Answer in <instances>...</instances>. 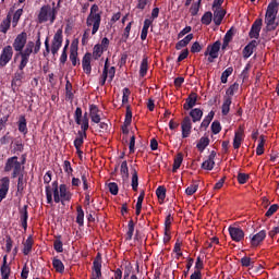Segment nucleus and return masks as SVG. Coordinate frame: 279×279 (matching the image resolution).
I'll return each mask as SVG.
<instances>
[{
	"instance_id": "nucleus-17",
	"label": "nucleus",
	"mask_w": 279,
	"mask_h": 279,
	"mask_svg": "<svg viewBox=\"0 0 279 279\" xmlns=\"http://www.w3.org/2000/svg\"><path fill=\"white\" fill-rule=\"evenodd\" d=\"M92 58H93V54L90 52H87L84 54L82 60L83 71L84 73H86V75H90L93 71V66L90 65Z\"/></svg>"
},
{
	"instance_id": "nucleus-1",
	"label": "nucleus",
	"mask_w": 279,
	"mask_h": 279,
	"mask_svg": "<svg viewBox=\"0 0 279 279\" xmlns=\"http://www.w3.org/2000/svg\"><path fill=\"white\" fill-rule=\"evenodd\" d=\"M73 198V193L69 190L66 184H58V181L52 182L51 185H46V199L47 204H62L64 206L65 202H71Z\"/></svg>"
},
{
	"instance_id": "nucleus-47",
	"label": "nucleus",
	"mask_w": 279,
	"mask_h": 279,
	"mask_svg": "<svg viewBox=\"0 0 279 279\" xmlns=\"http://www.w3.org/2000/svg\"><path fill=\"white\" fill-rule=\"evenodd\" d=\"M199 8H202V0H197V2L191 5L190 8L191 16H197V14H199Z\"/></svg>"
},
{
	"instance_id": "nucleus-7",
	"label": "nucleus",
	"mask_w": 279,
	"mask_h": 279,
	"mask_svg": "<svg viewBox=\"0 0 279 279\" xmlns=\"http://www.w3.org/2000/svg\"><path fill=\"white\" fill-rule=\"evenodd\" d=\"M14 56V49L12 46H5L0 53V69H3L10 64Z\"/></svg>"
},
{
	"instance_id": "nucleus-32",
	"label": "nucleus",
	"mask_w": 279,
	"mask_h": 279,
	"mask_svg": "<svg viewBox=\"0 0 279 279\" xmlns=\"http://www.w3.org/2000/svg\"><path fill=\"white\" fill-rule=\"evenodd\" d=\"M210 145V138L208 136H203L199 138L198 143L196 144V148L198 151H204Z\"/></svg>"
},
{
	"instance_id": "nucleus-53",
	"label": "nucleus",
	"mask_w": 279,
	"mask_h": 279,
	"mask_svg": "<svg viewBox=\"0 0 279 279\" xmlns=\"http://www.w3.org/2000/svg\"><path fill=\"white\" fill-rule=\"evenodd\" d=\"M21 16H23V9H17L13 15L12 26L16 27L19 25V21H21Z\"/></svg>"
},
{
	"instance_id": "nucleus-55",
	"label": "nucleus",
	"mask_w": 279,
	"mask_h": 279,
	"mask_svg": "<svg viewBox=\"0 0 279 279\" xmlns=\"http://www.w3.org/2000/svg\"><path fill=\"white\" fill-rule=\"evenodd\" d=\"M199 189V184L195 183L186 187L185 193L186 195H195L197 193V190Z\"/></svg>"
},
{
	"instance_id": "nucleus-31",
	"label": "nucleus",
	"mask_w": 279,
	"mask_h": 279,
	"mask_svg": "<svg viewBox=\"0 0 279 279\" xmlns=\"http://www.w3.org/2000/svg\"><path fill=\"white\" fill-rule=\"evenodd\" d=\"M190 117L192 118L193 123H197L202 121V117H204V111L199 108L192 109L190 111Z\"/></svg>"
},
{
	"instance_id": "nucleus-56",
	"label": "nucleus",
	"mask_w": 279,
	"mask_h": 279,
	"mask_svg": "<svg viewBox=\"0 0 279 279\" xmlns=\"http://www.w3.org/2000/svg\"><path fill=\"white\" fill-rule=\"evenodd\" d=\"M123 96H122V104L125 105L128 104V101H130V95H132V92L130 90V88L124 87L122 89Z\"/></svg>"
},
{
	"instance_id": "nucleus-30",
	"label": "nucleus",
	"mask_w": 279,
	"mask_h": 279,
	"mask_svg": "<svg viewBox=\"0 0 279 279\" xmlns=\"http://www.w3.org/2000/svg\"><path fill=\"white\" fill-rule=\"evenodd\" d=\"M278 5L277 1H271L267 7L265 16H278Z\"/></svg>"
},
{
	"instance_id": "nucleus-45",
	"label": "nucleus",
	"mask_w": 279,
	"mask_h": 279,
	"mask_svg": "<svg viewBox=\"0 0 279 279\" xmlns=\"http://www.w3.org/2000/svg\"><path fill=\"white\" fill-rule=\"evenodd\" d=\"M76 213H77V216H76V223L78 226H84V209L82 208L81 205H78L76 207Z\"/></svg>"
},
{
	"instance_id": "nucleus-27",
	"label": "nucleus",
	"mask_w": 279,
	"mask_h": 279,
	"mask_svg": "<svg viewBox=\"0 0 279 279\" xmlns=\"http://www.w3.org/2000/svg\"><path fill=\"white\" fill-rule=\"evenodd\" d=\"M17 130L21 132V134L27 136V119H25V116H20L17 121Z\"/></svg>"
},
{
	"instance_id": "nucleus-8",
	"label": "nucleus",
	"mask_w": 279,
	"mask_h": 279,
	"mask_svg": "<svg viewBox=\"0 0 279 279\" xmlns=\"http://www.w3.org/2000/svg\"><path fill=\"white\" fill-rule=\"evenodd\" d=\"M32 53H34V41H28L25 49L22 50V52L15 53L14 61L16 62V60L21 58L23 62L29 63V57L32 56Z\"/></svg>"
},
{
	"instance_id": "nucleus-21",
	"label": "nucleus",
	"mask_w": 279,
	"mask_h": 279,
	"mask_svg": "<svg viewBox=\"0 0 279 279\" xmlns=\"http://www.w3.org/2000/svg\"><path fill=\"white\" fill-rule=\"evenodd\" d=\"M88 130L81 129L77 132V137L74 140V147L75 149H82V146L84 145V140L86 138Z\"/></svg>"
},
{
	"instance_id": "nucleus-2",
	"label": "nucleus",
	"mask_w": 279,
	"mask_h": 279,
	"mask_svg": "<svg viewBox=\"0 0 279 279\" xmlns=\"http://www.w3.org/2000/svg\"><path fill=\"white\" fill-rule=\"evenodd\" d=\"M87 27L92 28V36H95L99 32V27H101V12L99 11V5L93 4L90 7V12L86 19Z\"/></svg>"
},
{
	"instance_id": "nucleus-46",
	"label": "nucleus",
	"mask_w": 279,
	"mask_h": 279,
	"mask_svg": "<svg viewBox=\"0 0 279 279\" xmlns=\"http://www.w3.org/2000/svg\"><path fill=\"white\" fill-rule=\"evenodd\" d=\"M201 23L203 25H210L213 23V12L210 11L205 12L201 19Z\"/></svg>"
},
{
	"instance_id": "nucleus-9",
	"label": "nucleus",
	"mask_w": 279,
	"mask_h": 279,
	"mask_svg": "<svg viewBox=\"0 0 279 279\" xmlns=\"http://www.w3.org/2000/svg\"><path fill=\"white\" fill-rule=\"evenodd\" d=\"M25 45H27V33L22 32L15 37L13 41V49L17 53H22L23 49H25Z\"/></svg>"
},
{
	"instance_id": "nucleus-25",
	"label": "nucleus",
	"mask_w": 279,
	"mask_h": 279,
	"mask_svg": "<svg viewBox=\"0 0 279 279\" xmlns=\"http://www.w3.org/2000/svg\"><path fill=\"white\" fill-rule=\"evenodd\" d=\"M243 128H239V130L234 133L233 138V148L239 149L241 147V143H243Z\"/></svg>"
},
{
	"instance_id": "nucleus-35",
	"label": "nucleus",
	"mask_w": 279,
	"mask_h": 279,
	"mask_svg": "<svg viewBox=\"0 0 279 279\" xmlns=\"http://www.w3.org/2000/svg\"><path fill=\"white\" fill-rule=\"evenodd\" d=\"M147 71H149V61L147 57L143 58L140 66V77H145L147 75Z\"/></svg>"
},
{
	"instance_id": "nucleus-12",
	"label": "nucleus",
	"mask_w": 279,
	"mask_h": 279,
	"mask_svg": "<svg viewBox=\"0 0 279 279\" xmlns=\"http://www.w3.org/2000/svg\"><path fill=\"white\" fill-rule=\"evenodd\" d=\"M248 239H250L251 247H258V245H260V243H263V241L267 239V231L260 230L256 234H251Z\"/></svg>"
},
{
	"instance_id": "nucleus-54",
	"label": "nucleus",
	"mask_w": 279,
	"mask_h": 279,
	"mask_svg": "<svg viewBox=\"0 0 279 279\" xmlns=\"http://www.w3.org/2000/svg\"><path fill=\"white\" fill-rule=\"evenodd\" d=\"M120 173L122 177L130 178V169L128 168V161L121 163Z\"/></svg>"
},
{
	"instance_id": "nucleus-57",
	"label": "nucleus",
	"mask_w": 279,
	"mask_h": 279,
	"mask_svg": "<svg viewBox=\"0 0 279 279\" xmlns=\"http://www.w3.org/2000/svg\"><path fill=\"white\" fill-rule=\"evenodd\" d=\"M242 267H254V262H252L251 257L244 256L240 260Z\"/></svg>"
},
{
	"instance_id": "nucleus-36",
	"label": "nucleus",
	"mask_w": 279,
	"mask_h": 279,
	"mask_svg": "<svg viewBox=\"0 0 279 279\" xmlns=\"http://www.w3.org/2000/svg\"><path fill=\"white\" fill-rule=\"evenodd\" d=\"M10 25H12V15L8 14L7 19L3 20L0 25L2 34H8V29H10Z\"/></svg>"
},
{
	"instance_id": "nucleus-44",
	"label": "nucleus",
	"mask_w": 279,
	"mask_h": 279,
	"mask_svg": "<svg viewBox=\"0 0 279 279\" xmlns=\"http://www.w3.org/2000/svg\"><path fill=\"white\" fill-rule=\"evenodd\" d=\"M104 51H106V50L104 48H101V46H99V44H96L94 46V50H93L94 60H99V58H101V56H104Z\"/></svg>"
},
{
	"instance_id": "nucleus-22",
	"label": "nucleus",
	"mask_w": 279,
	"mask_h": 279,
	"mask_svg": "<svg viewBox=\"0 0 279 279\" xmlns=\"http://www.w3.org/2000/svg\"><path fill=\"white\" fill-rule=\"evenodd\" d=\"M258 47V43L256 39H253L250 44H247L243 49V58L247 59L254 53V49Z\"/></svg>"
},
{
	"instance_id": "nucleus-42",
	"label": "nucleus",
	"mask_w": 279,
	"mask_h": 279,
	"mask_svg": "<svg viewBox=\"0 0 279 279\" xmlns=\"http://www.w3.org/2000/svg\"><path fill=\"white\" fill-rule=\"evenodd\" d=\"M70 60L72 62V66H77L80 64V59H77V48L71 47Z\"/></svg>"
},
{
	"instance_id": "nucleus-4",
	"label": "nucleus",
	"mask_w": 279,
	"mask_h": 279,
	"mask_svg": "<svg viewBox=\"0 0 279 279\" xmlns=\"http://www.w3.org/2000/svg\"><path fill=\"white\" fill-rule=\"evenodd\" d=\"M58 14V10L56 8H51V5L47 4L40 8L38 14V22L39 23H47L50 21L51 24L56 23V16Z\"/></svg>"
},
{
	"instance_id": "nucleus-39",
	"label": "nucleus",
	"mask_w": 279,
	"mask_h": 279,
	"mask_svg": "<svg viewBox=\"0 0 279 279\" xmlns=\"http://www.w3.org/2000/svg\"><path fill=\"white\" fill-rule=\"evenodd\" d=\"M213 119H215V111H210L202 121L201 128L207 130L208 125H210Z\"/></svg>"
},
{
	"instance_id": "nucleus-40",
	"label": "nucleus",
	"mask_w": 279,
	"mask_h": 279,
	"mask_svg": "<svg viewBox=\"0 0 279 279\" xmlns=\"http://www.w3.org/2000/svg\"><path fill=\"white\" fill-rule=\"evenodd\" d=\"M239 93V83H233L232 85L229 86V88L226 90V96L225 97H234V94Z\"/></svg>"
},
{
	"instance_id": "nucleus-19",
	"label": "nucleus",
	"mask_w": 279,
	"mask_h": 279,
	"mask_svg": "<svg viewBox=\"0 0 279 279\" xmlns=\"http://www.w3.org/2000/svg\"><path fill=\"white\" fill-rule=\"evenodd\" d=\"M101 112L99 110V107L97 105H90L89 106V117L92 119V123H101V116L99 114Z\"/></svg>"
},
{
	"instance_id": "nucleus-34",
	"label": "nucleus",
	"mask_w": 279,
	"mask_h": 279,
	"mask_svg": "<svg viewBox=\"0 0 279 279\" xmlns=\"http://www.w3.org/2000/svg\"><path fill=\"white\" fill-rule=\"evenodd\" d=\"M192 39H193V34H189L183 39L178 41L175 45L177 51H180V49H184V47H186L189 45V43H191Z\"/></svg>"
},
{
	"instance_id": "nucleus-33",
	"label": "nucleus",
	"mask_w": 279,
	"mask_h": 279,
	"mask_svg": "<svg viewBox=\"0 0 279 279\" xmlns=\"http://www.w3.org/2000/svg\"><path fill=\"white\" fill-rule=\"evenodd\" d=\"M184 160V155L182 153H178L174 157L173 167H172V173H175L180 167H182V162Z\"/></svg>"
},
{
	"instance_id": "nucleus-38",
	"label": "nucleus",
	"mask_w": 279,
	"mask_h": 279,
	"mask_svg": "<svg viewBox=\"0 0 279 279\" xmlns=\"http://www.w3.org/2000/svg\"><path fill=\"white\" fill-rule=\"evenodd\" d=\"M232 73H234V68H227L220 76L221 84H228V78L230 77V75H232Z\"/></svg>"
},
{
	"instance_id": "nucleus-14",
	"label": "nucleus",
	"mask_w": 279,
	"mask_h": 279,
	"mask_svg": "<svg viewBox=\"0 0 279 279\" xmlns=\"http://www.w3.org/2000/svg\"><path fill=\"white\" fill-rule=\"evenodd\" d=\"M229 234L235 243H241L245 239V232L239 227H229Z\"/></svg>"
},
{
	"instance_id": "nucleus-29",
	"label": "nucleus",
	"mask_w": 279,
	"mask_h": 279,
	"mask_svg": "<svg viewBox=\"0 0 279 279\" xmlns=\"http://www.w3.org/2000/svg\"><path fill=\"white\" fill-rule=\"evenodd\" d=\"M230 106H232V98L223 97V102L221 106V114L222 117H228L230 113Z\"/></svg>"
},
{
	"instance_id": "nucleus-61",
	"label": "nucleus",
	"mask_w": 279,
	"mask_h": 279,
	"mask_svg": "<svg viewBox=\"0 0 279 279\" xmlns=\"http://www.w3.org/2000/svg\"><path fill=\"white\" fill-rule=\"evenodd\" d=\"M147 5H151V0H137V10H145Z\"/></svg>"
},
{
	"instance_id": "nucleus-51",
	"label": "nucleus",
	"mask_w": 279,
	"mask_h": 279,
	"mask_svg": "<svg viewBox=\"0 0 279 279\" xmlns=\"http://www.w3.org/2000/svg\"><path fill=\"white\" fill-rule=\"evenodd\" d=\"M131 185L133 191H138V172L136 169L133 170Z\"/></svg>"
},
{
	"instance_id": "nucleus-63",
	"label": "nucleus",
	"mask_w": 279,
	"mask_h": 279,
	"mask_svg": "<svg viewBox=\"0 0 279 279\" xmlns=\"http://www.w3.org/2000/svg\"><path fill=\"white\" fill-rule=\"evenodd\" d=\"M124 124L132 125V109H130V106L126 107Z\"/></svg>"
},
{
	"instance_id": "nucleus-16",
	"label": "nucleus",
	"mask_w": 279,
	"mask_h": 279,
	"mask_svg": "<svg viewBox=\"0 0 279 279\" xmlns=\"http://www.w3.org/2000/svg\"><path fill=\"white\" fill-rule=\"evenodd\" d=\"M0 274L2 279H10V274H12V268L8 265V255L3 256V262L0 267Z\"/></svg>"
},
{
	"instance_id": "nucleus-18",
	"label": "nucleus",
	"mask_w": 279,
	"mask_h": 279,
	"mask_svg": "<svg viewBox=\"0 0 279 279\" xmlns=\"http://www.w3.org/2000/svg\"><path fill=\"white\" fill-rule=\"evenodd\" d=\"M197 105V93L192 92L187 98L185 99V104L183 105L184 110H192Z\"/></svg>"
},
{
	"instance_id": "nucleus-28",
	"label": "nucleus",
	"mask_w": 279,
	"mask_h": 279,
	"mask_svg": "<svg viewBox=\"0 0 279 279\" xmlns=\"http://www.w3.org/2000/svg\"><path fill=\"white\" fill-rule=\"evenodd\" d=\"M33 247H34V238H32V235H29L23 244L22 252H23L24 256H29Z\"/></svg>"
},
{
	"instance_id": "nucleus-6",
	"label": "nucleus",
	"mask_w": 279,
	"mask_h": 279,
	"mask_svg": "<svg viewBox=\"0 0 279 279\" xmlns=\"http://www.w3.org/2000/svg\"><path fill=\"white\" fill-rule=\"evenodd\" d=\"M82 114V109L77 107L74 112V121L76 125H81V130H88V128H90L88 112H85L83 116Z\"/></svg>"
},
{
	"instance_id": "nucleus-24",
	"label": "nucleus",
	"mask_w": 279,
	"mask_h": 279,
	"mask_svg": "<svg viewBox=\"0 0 279 279\" xmlns=\"http://www.w3.org/2000/svg\"><path fill=\"white\" fill-rule=\"evenodd\" d=\"M209 56L211 58H219V50L221 49V41L217 40L213 45H208Z\"/></svg>"
},
{
	"instance_id": "nucleus-41",
	"label": "nucleus",
	"mask_w": 279,
	"mask_h": 279,
	"mask_svg": "<svg viewBox=\"0 0 279 279\" xmlns=\"http://www.w3.org/2000/svg\"><path fill=\"white\" fill-rule=\"evenodd\" d=\"M132 25H134V21H131L124 28V32L122 34L121 41L128 43V39L130 38V32H132Z\"/></svg>"
},
{
	"instance_id": "nucleus-13",
	"label": "nucleus",
	"mask_w": 279,
	"mask_h": 279,
	"mask_svg": "<svg viewBox=\"0 0 279 279\" xmlns=\"http://www.w3.org/2000/svg\"><path fill=\"white\" fill-rule=\"evenodd\" d=\"M260 29H263V19H256L248 33L250 38L258 40V38H260Z\"/></svg>"
},
{
	"instance_id": "nucleus-59",
	"label": "nucleus",
	"mask_w": 279,
	"mask_h": 279,
	"mask_svg": "<svg viewBox=\"0 0 279 279\" xmlns=\"http://www.w3.org/2000/svg\"><path fill=\"white\" fill-rule=\"evenodd\" d=\"M211 132L213 134H219V132H221V122H219L218 120H215L211 123Z\"/></svg>"
},
{
	"instance_id": "nucleus-3",
	"label": "nucleus",
	"mask_w": 279,
	"mask_h": 279,
	"mask_svg": "<svg viewBox=\"0 0 279 279\" xmlns=\"http://www.w3.org/2000/svg\"><path fill=\"white\" fill-rule=\"evenodd\" d=\"M27 62L20 61L16 72L13 74V78L11 81L12 90H19L21 86H23V80H25V66H27Z\"/></svg>"
},
{
	"instance_id": "nucleus-10",
	"label": "nucleus",
	"mask_w": 279,
	"mask_h": 279,
	"mask_svg": "<svg viewBox=\"0 0 279 279\" xmlns=\"http://www.w3.org/2000/svg\"><path fill=\"white\" fill-rule=\"evenodd\" d=\"M62 43H63V36H62V28H59L52 39V44H51V53L52 56H56V53H58V51H60V48L62 47Z\"/></svg>"
},
{
	"instance_id": "nucleus-48",
	"label": "nucleus",
	"mask_w": 279,
	"mask_h": 279,
	"mask_svg": "<svg viewBox=\"0 0 279 279\" xmlns=\"http://www.w3.org/2000/svg\"><path fill=\"white\" fill-rule=\"evenodd\" d=\"M0 191H4L7 193H8V191H10V178L3 177L0 180Z\"/></svg>"
},
{
	"instance_id": "nucleus-43",
	"label": "nucleus",
	"mask_w": 279,
	"mask_h": 279,
	"mask_svg": "<svg viewBox=\"0 0 279 279\" xmlns=\"http://www.w3.org/2000/svg\"><path fill=\"white\" fill-rule=\"evenodd\" d=\"M156 195L160 202H165L167 197V187L159 185L156 190Z\"/></svg>"
},
{
	"instance_id": "nucleus-20",
	"label": "nucleus",
	"mask_w": 279,
	"mask_h": 279,
	"mask_svg": "<svg viewBox=\"0 0 279 279\" xmlns=\"http://www.w3.org/2000/svg\"><path fill=\"white\" fill-rule=\"evenodd\" d=\"M214 12V23L215 25H217V27H219V25H221V23H223V19H226V10L223 9H213Z\"/></svg>"
},
{
	"instance_id": "nucleus-50",
	"label": "nucleus",
	"mask_w": 279,
	"mask_h": 279,
	"mask_svg": "<svg viewBox=\"0 0 279 279\" xmlns=\"http://www.w3.org/2000/svg\"><path fill=\"white\" fill-rule=\"evenodd\" d=\"M202 169H205L206 171H213V169H215V160L207 158V160L202 163Z\"/></svg>"
},
{
	"instance_id": "nucleus-64",
	"label": "nucleus",
	"mask_w": 279,
	"mask_h": 279,
	"mask_svg": "<svg viewBox=\"0 0 279 279\" xmlns=\"http://www.w3.org/2000/svg\"><path fill=\"white\" fill-rule=\"evenodd\" d=\"M279 205L274 204L271 205L265 214V217H272L275 213H278Z\"/></svg>"
},
{
	"instance_id": "nucleus-52",
	"label": "nucleus",
	"mask_w": 279,
	"mask_h": 279,
	"mask_svg": "<svg viewBox=\"0 0 279 279\" xmlns=\"http://www.w3.org/2000/svg\"><path fill=\"white\" fill-rule=\"evenodd\" d=\"M134 236V220H130L128 223L126 241H132Z\"/></svg>"
},
{
	"instance_id": "nucleus-62",
	"label": "nucleus",
	"mask_w": 279,
	"mask_h": 279,
	"mask_svg": "<svg viewBox=\"0 0 279 279\" xmlns=\"http://www.w3.org/2000/svg\"><path fill=\"white\" fill-rule=\"evenodd\" d=\"M108 189L111 195H119V185L116 182L109 183Z\"/></svg>"
},
{
	"instance_id": "nucleus-58",
	"label": "nucleus",
	"mask_w": 279,
	"mask_h": 279,
	"mask_svg": "<svg viewBox=\"0 0 279 279\" xmlns=\"http://www.w3.org/2000/svg\"><path fill=\"white\" fill-rule=\"evenodd\" d=\"M53 248L58 252V254H61V252H64V247L61 239L54 240Z\"/></svg>"
},
{
	"instance_id": "nucleus-23",
	"label": "nucleus",
	"mask_w": 279,
	"mask_h": 279,
	"mask_svg": "<svg viewBox=\"0 0 279 279\" xmlns=\"http://www.w3.org/2000/svg\"><path fill=\"white\" fill-rule=\"evenodd\" d=\"M20 219H21L22 228L24 230H27V219H29L27 205H24L23 208L20 209Z\"/></svg>"
},
{
	"instance_id": "nucleus-11",
	"label": "nucleus",
	"mask_w": 279,
	"mask_h": 279,
	"mask_svg": "<svg viewBox=\"0 0 279 279\" xmlns=\"http://www.w3.org/2000/svg\"><path fill=\"white\" fill-rule=\"evenodd\" d=\"M191 130H193V122L191 121V117L186 116L181 122L182 138H189L191 136Z\"/></svg>"
},
{
	"instance_id": "nucleus-26",
	"label": "nucleus",
	"mask_w": 279,
	"mask_h": 279,
	"mask_svg": "<svg viewBox=\"0 0 279 279\" xmlns=\"http://www.w3.org/2000/svg\"><path fill=\"white\" fill-rule=\"evenodd\" d=\"M277 15H265V23L267 25L268 32H274L278 27V23H276Z\"/></svg>"
},
{
	"instance_id": "nucleus-15",
	"label": "nucleus",
	"mask_w": 279,
	"mask_h": 279,
	"mask_svg": "<svg viewBox=\"0 0 279 279\" xmlns=\"http://www.w3.org/2000/svg\"><path fill=\"white\" fill-rule=\"evenodd\" d=\"M93 278L90 279L101 278V253H98L93 262Z\"/></svg>"
},
{
	"instance_id": "nucleus-60",
	"label": "nucleus",
	"mask_w": 279,
	"mask_h": 279,
	"mask_svg": "<svg viewBox=\"0 0 279 279\" xmlns=\"http://www.w3.org/2000/svg\"><path fill=\"white\" fill-rule=\"evenodd\" d=\"M202 49H204V45L199 44V41H195L192 44L191 53H199Z\"/></svg>"
},
{
	"instance_id": "nucleus-37",
	"label": "nucleus",
	"mask_w": 279,
	"mask_h": 279,
	"mask_svg": "<svg viewBox=\"0 0 279 279\" xmlns=\"http://www.w3.org/2000/svg\"><path fill=\"white\" fill-rule=\"evenodd\" d=\"M52 267L58 274H64V263H62V260H60L59 258L54 257L52 259Z\"/></svg>"
},
{
	"instance_id": "nucleus-5",
	"label": "nucleus",
	"mask_w": 279,
	"mask_h": 279,
	"mask_svg": "<svg viewBox=\"0 0 279 279\" xmlns=\"http://www.w3.org/2000/svg\"><path fill=\"white\" fill-rule=\"evenodd\" d=\"M23 167H21V162L19 161L17 156H13L7 159V162L4 165V171L5 173H10V171L13 170L12 172V178H19L21 175V171H23Z\"/></svg>"
},
{
	"instance_id": "nucleus-49",
	"label": "nucleus",
	"mask_w": 279,
	"mask_h": 279,
	"mask_svg": "<svg viewBox=\"0 0 279 279\" xmlns=\"http://www.w3.org/2000/svg\"><path fill=\"white\" fill-rule=\"evenodd\" d=\"M65 97L66 99H73V84H71V81H66L65 83Z\"/></svg>"
}]
</instances>
